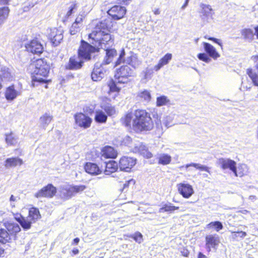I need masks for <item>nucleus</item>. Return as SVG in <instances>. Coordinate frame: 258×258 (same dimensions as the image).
<instances>
[{
	"label": "nucleus",
	"instance_id": "nucleus-60",
	"mask_svg": "<svg viewBox=\"0 0 258 258\" xmlns=\"http://www.w3.org/2000/svg\"><path fill=\"white\" fill-rule=\"evenodd\" d=\"M75 6L72 5L70 8V10L68 11L66 16L69 17H70L72 14L73 13V9L74 8Z\"/></svg>",
	"mask_w": 258,
	"mask_h": 258
},
{
	"label": "nucleus",
	"instance_id": "nucleus-25",
	"mask_svg": "<svg viewBox=\"0 0 258 258\" xmlns=\"http://www.w3.org/2000/svg\"><path fill=\"white\" fill-rule=\"evenodd\" d=\"M23 160L18 157L9 158L5 161V166L7 168L16 167L18 165H21L23 164Z\"/></svg>",
	"mask_w": 258,
	"mask_h": 258
},
{
	"label": "nucleus",
	"instance_id": "nucleus-38",
	"mask_svg": "<svg viewBox=\"0 0 258 258\" xmlns=\"http://www.w3.org/2000/svg\"><path fill=\"white\" fill-rule=\"evenodd\" d=\"M101 107L103 109L107 114L111 116L116 113V110L114 106L108 103L102 104Z\"/></svg>",
	"mask_w": 258,
	"mask_h": 258
},
{
	"label": "nucleus",
	"instance_id": "nucleus-33",
	"mask_svg": "<svg viewBox=\"0 0 258 258\" xmlns=\"http://www.w3.org/2000/svg\"><path fill=\"white\" fill-rule=\"evenodd\" d=\"M12 240V236L7 230L4 229H0V242L3 243L10 242Z\"/></svg>",
	"mask_w": 258,
	"mask_h": 258
},
{
	"label": "nucleus",
	"instance_id": "nucleus-46",
	"mask_svg": "<svg viewBox=\"0 0 258 258\" xmlns=\"http://www.w3.org/2000/svg\"><path fill=\"white\" fill-rule=\"evenodd\" d=\"M33 223L28 217H24L19 223L24 230H28L31 228V224Z\"/></svg>",
	"mask_w": 258,
	"mask_h": 258
},
{
	"label": "nucleus",
	"instance_id": "nucleus-9",
	"mask_svg": "<svg viewBox=\"0 0 258 258\" xmlns=\"http://www.w3.org/2000/svg\"><path fill=\"white\" fill-rule=\"evenodd\" d=\"M136 164V159L127 156H123L119 160V167L121 170L130 172Z\"/></svg>",
	"mask_w": 258,
	"mask_h": 258
},
{
	"label": "nucleus",
	"instance_id": "nucleus-39",
	"mask_svg": "<svg viewBox=\"0 0 258 258\" xmlns=\"http://www.w3.org/2000/svg\"><path fill=\"white\" fill-rule=\"evenodd\" d=\"M179 209L178 207H175L173 206L171 203L166 204L164 205L162 207L160 208L159 210V212L160 213H164V212H169L172 213L174 211L176 210H178Z\"/></svg>",
	"mask_w": 258,
	"mask_h": 258
},
{
	"label": "nucleus",
	"instance_id": "nucleus-29",
	"mask_svg": "<svg viewBox=\"0 0 258 258\" xmlns=\"http://www.w3.org/2000/svg\"><path fill=\"white\" fill-rule=\"evenodd\" d=\"M172 56V55L171 53L166 54L159 60L158 63L154 66V70L156 71H158L164 66L168 64L169 61L171 59Z\"/></svg>",
	"mask_w": 258,
	"mask_h": 258
},
{
	"label": "nucleus",
	"instance_id": "nucleus-26",
	"mask_svg": "<svg viewBox=\"0 0 258 258\" xmlns=\"http://www.w3.org/2000/svg\"><path fill=\"white\" fill-rule=\"evenodd\" d=\"M118 168V164L113 160L109 161L105 163V169L104 173L106 175H109L112 173L115 172Z\"/></svg>",
	"mask_w": 258,
	"mask_h": 258
},
{
	"label": "nucleus",
	"instance_id": "nucleus-24",
	"mask_svg": "<svg viewBox=\"0 0 258 258\" xmlns=\"http://www.w3.org/2000/svg\"><path fill=\"white\" fill-rule=\"evenodd\" d=\"M75 195L72 186H64L61 188L60 196L63 199H69Z\"/></svg>",
	"mask_w": 258,
	"mask_h": 258
},
{
	"label": "nucleus",
	"instance_id": "nucleus-14",
	"mask_svg": "<svg viewBox=\"0 0 258 258\" xmlns=\"http://www.w3.org/2000/svg\"><path fill=\"white\" fill-rule=\"evenodd\" d=\"M179 193L184 198L188 199L194 193L192 186L187 183H180L177 185Z\"/></svg>",
	"mask_w": 258,
	"mask_h": 258
},
{
	"label": "nucleus",
	"instance_id": "nucleus-35",
	"mask_svg": "<svg viewBox=\"0 0 258 258\" xmlns=\"http://www.w3.org/2000/svg\"><path fill=\"white\" fill-rule=\"evenodd\" d=\"M28 217L34 223L37 220L40 218L41 216L38 209L32 208L29 210V215Z\"/></svg>",
	"mask_w": 258,
	"mask_h": 258
},
{
	"label": "nucleus",
	"instance_id": "nucleus-48",
	"mask_svg": "<svg viewBox=\"0 0 258 258\" xmlns=\"http://www.w3.org/2000/svg\"><path fill=\"white\" fill-rule=\"evenodd\" d=\"M207 228H214L217 231L223 229V226L221 222L219 221L212 222L207 225Z\"/></svg>",
	"mask_w": 258,
	"mask_h": 258
},
{
	"label": "nucleus",
	"instance_id": "nucleus-7",
	"mask_svg": "<svg viewBox=\"0 0 258 258\" xmlns=\"http://www.w3.org/2000/svg\"><path fill=\"white\" fill-rule=\"evenodd\" d=\"M56 193V188L52 184H48L34 194L36 198H52Z\"/></svg>",
	"mask_w": 258,
	"mask_h": 258
},
{
	"label": "nucleus",
	"instance_id": "nucleus-47",
	"mask_svg": "<svg viewBox=\"0 0 258 258\" xmlns=\"http://www.w3.org/2000/svg\"><path fill=\"white\" fill-rule=\"evenodd\" d=\"M252 87V83L247 78L246 79H242L241 85L240 89L242 91L249 90Z\"/></svg>",
	"mask_w": 258,
	"mask_h": 258
},
{
	"label": "nucleus",
	"instance_id": "nucleus-56",
	"mask_svg": "<svg viewBox=\"0 0 258 258\" xmlns=\"http://www.w3.org/2000/svg\"><path fill=\"white\" fill-rule=\"evenodd\" d=\"M205 38L209 40H212V41H214V42H215V43H217L218 45H219L221 47H222V43L220 42V40L215 38H214V37H209L207 35L205 36Z\"/></svg>",
	"mask_w": 258,
	"mask_h": 258
},
{
	"label": "nucleus",
	"instance_id": "nucleus-8",
	"mask_svg": "<svg viewBox=\"0 0 258 258\" xmlns=\"http://www.w3.org/2000/svg\"><path fill=\"white\" fill-rule=\"evenodd\" d=\"M26 50L34 54L39 55L43 51V47L41 42L37 39H33L25 44Z\"/></svg>",
	"mask_w": 258,
	"mask_h": 258
},
{
	"label": "nucleus",
	"instance_id": "nucleus-28",
	"mask_svg": "<svg viewBox=\"0 0 258 258\" xmlns=\"http://www.w3.org/2000/svg\"><path fill=\"white\" fill-rule=\"evenodd\" d=\"M20 93L17 91L15 89L14 86L9 87L5 92V96L7 100L11 101L15 99L19 95Z\"/></svg>",
	"mask_w": 258,
	"mask_h": 258
},
{
	"label": "nucleus",
	"instance_id": "nucleus-30",
	"mask_svg": "<svg viewBox=\"0 0 258 258\" xmlns=\"http://www.w3.org/2000/svg\"><path fill=\"white\" fill-rule=\"evenodd\" d=\"M190 167H194L196 169L200 170L201 171H204L210 173V171L209 170L210 168L209 167L204 165H202L201 164L196 163H191L189 164H186L185 166H181L179 167V168L180 170H181L182 169L185 168L187 170L188 168Z\"/></svg>",
	"mask_w": 258,
	"mask_h": 258
},
{
	"label": "nucleus",
	"instance_id": "nucleus-5",
	"mask_svg": "<svg viewBox=\"0 0 258 258\" xmlns=\"http://www.w3.org/2000/svg\"><path fill=\"white\" fill-rule=\"evenodd\" d=\"M125 51L122 49L119 54V56L115 62V66L119 64L121 62L127 63L134 68H138L141 64L136 54L130 51L127 56L125 58Z\"/></svg>",
	"mask_w": 258,
	"mask_h": 258
},
{
	"label": "nucleus",
	"instance_id": "nucleus-18",
	"mask_svg": "<svg viewBox=\"0 0 258 258\" xmlns=\"http://www.w3.org/2000/svg\"><path fill=\"white\" fill-rule=\"evenodd\" d=\"M202 10L201 17L204 22H209V20L212 19L214 13L211 7L208 5L201 4Z\"/></svg>",
	"mask_w": 258,
	"mask_h": 258
},
{
	"label": "nucleus",
	"instance_id": "nucleus-11",
	"mask_svg": "<svg viewBox=\"0 0 258 258\" xmlns=\"http://www.w3.org/2000/svg\"><path fill=\"white\" fill-rule=\"evenodd\" d=\"M103 63L97 62L94 65L91 77L94 81L101 80L104 76L106 70L104 68Z\"/></svg>",
	"mask_w": 258,
	"mask_h": 258
},
{
	"label": "nucleus",
	"instance_id": "nucleus-57",
	"mask_svg": "<svg viewBox=\"0 0 258 258\" xmlns=\"http://www.w3.org/2000/svg\"><path fill=\"white\" fill-rule=\"evenodd\" d=\"M135 183V181L133 179H131L128 181H126L125 183L123 184V188H125L128 187L129 185H134Z\"/></svg>",
	"mask_w": 258,
	"mask_h": 258
},
{
	"label": "nucleus",
	"instance_id": "nucleus-21",
	"mask_svg": "<svg viewBox=\"0 0 258 258\" xmlns=\"http://www.w3.org/2000/svg\"><path fill=\"white\" fill-rule=\"evenodd\" d=\"M117 152L110 146H106L102 150V157L104 158H115Z\"/></svg>",
	"mask_w": 258,
	"mask_h": 258
},
{
	"label": "nucleus",
	"instance_id": "nucleus-19",
	"mask_svg": "<svg viewBox=\"0 0 258 258\" xmlns=\"http://www.w3.org/2000/svg\"><path fill=\"white\" fill-rule=\"evenodd\" d=\"M134 151L140 153L147 158L152 157V154L148 151V148L141 143H138L135 145Z\"/></svg>",
	"mask_w": 258,
	"mask_h": 258
},
{
	"label": "nucleus",
	"instance_id": "nucleus-49",
	"mask_svg": "<svg viewBox=\"0 0 258 258\" xmlns=\"http://www.w3.org/2000/svg\"><path fill=\"white\" fill-rule=\"evenodd\" d=\"M169 101L167 97L165 96H162L158 97L157 98L156 104L157 106H161L165 105Z\"/></svg>",
	"mask_w": 258,
	"mask_h": 258
},
{
	"label": "nucleus",
	"instance_id": "nucleus-58",
	"mask_svg": "<svg viewBox=\"0 0 258 258\" xmlns=\"http://www.w3.org/2000/svg\"><path fill=\"white\" fill-rule=\"evenodd\" d=\"M83 20V17L82 16H78L77 18L76 19L75 22L74 23H77L79 26L82 25V22Z\"/></svg>",
	"mask_w": 258,
	"mask_h": 258
},
{
	"label": "nucleus",
	"instance_id": "nucleus-63",
	"mask_svg": "<svg viewBox=\"0 0 258 258\" xmlns=\"http://www.w3.org/2000/svg\"><path fill=\"white\" fill-rule=\"evenodd\" d=\"M198 258H207V257L205 255L203 254L202 253L199 252L198 255Z\"/></svg>",
	"mask_w": 258,
	"mask_h": 258
},
{
	"label": "nucleus",
	"instance_id": "nucleus-1",
	"mask_svg": "<svg viewBox=\"0 0 258 258\" xmlns=\"http://www.w3.org/2000/svg\"><path fill=\"white\" fill-rule=\"evenodd\" d=\"M122 123L126 126H132L137 132L150 131L153 127L150 115L145 110H136L134 113H128L121 118Z\"/></svg>",
	"mask_w": 258,
	"mask_h": 258
},
{
	"label": "nucleus",
	"instance_id": "nucleus-52",
	"mask_svg": "<svg viewBox=\"0 0 258 258\" xmlns=\"http://www.w3.org/2000/svg\"><path fill=\"white\" fill-rule=\"evenodd\" d=\"M72 186L73 187L75 195L77 194H80L86 188V186L84 185H74Z\"/></svg>",
	"mask_w": 258,
	"mask_h": 258
},
{
	"label": "nucleus",
	"instance_id": "nucleus-36",
	"mask_svg": "<svg viewBox=\"0 0 258 258\" xmlns=\"http://www.w3.org/2000/svg\"><path fill=\"white\" fill-rule=\"evenodd\" d=\"M123 83H117L116 79L114 78V80H111L108 84L110 91L111 92H119L121 85H123Z\"/></svg>",
	"mask_w": 258,
	"mask_h": 258
},
{
	"label": "nucleus",
	"instance_id": "nucleus-6",
	"mask_svg": "<svg viewBox=\"0 0 258 258\" xmlns=\"http://www.w3.org/2000/svg\"><path fill=\"white\" fill-rule=\"evenodd\" d=\"M132 70L129 66L125 65L121 66L116 71L114 78H116L117 83L125 84L129 82L128 78L132 76Z\"/></svg>",
	"mask_w": 258,
	"mask_h": 258
},
{
	"label": "nucleus",
	"instance_id": "nucleus-10",
	"mask_svg": "<svg viewBox=\"0 0 258 258\" xmlns=\"http://www.w3.org/2000/svg\"><path fill=\"white\" fill-rule=\"evenodd\" d=\"M217 164L224 170L229 169L235 175L238 176L236 171V162L228 158H220L217 161Z\"/></svg>",
	"mask_w": 258,
	"mask_h": 258
},
{
	"label": "nucleus",
	"instance_id": "nucleus-61",
	"mask_svg": "<svg viewBox=\"0 0 258 258\" xmlns=\"http://www.w3.org/2000/svg\"><path fill=\"white\" fill-rule=\"evenodd\" d=\"M17 200V198L15 197L13 195H12L10 197V201L11 202V205L12 207H14L15 205L13 203V202H15Z\"/></svg>",
	"mask_w": 258,
	"mask_h": 258
},
{
	"label": "nucleus",
	"instance_id": "nucleus-22",
	"mask_svg": "<svg viewBox=\"0 0 258 258\" xmlns=\"http://www.w3.org/2000/svg\"><path fill=\"white\" fill-rule=\"evenodd\" d=\"M84 168L87 173L91 175H98L101 172L97 165L93 163H87Z\"/></svg>",
	"mask_w": 258,
	"mask_h": 258
},
{
	"label": "nucleus",
	"instance_id": "nucleus-34",
	"mask_svg": "<svg viewBox=\"0 0 258 258\" xmlns=\"http://www.w3.org/2000/svg\"><path fill=\"white\" fill-rule=\"evenodd\" d=\"M10 10L7 7L0 8V26L3 24L7 19Z\"/></svg>",
	"mask_w": 258,
	"mask_h": 258
},
{
	"label": "nucleus",
	"instance_id": "nucleus-40",
	"mask_svg": "<svg viewBox=\"0 0 258 258\" xmlns=\"http://www.w3.org/2000/svg\"><path fill=\"white\" fill-rule=\"evenodd\" d=\"M246 74L251 80L253 84L258 86V75L251 69H247Z\"/></svg>",
	"mask_w": 258,
	"mask_h": 258
},
{
	"label": "nucleus",
	"instance_id": "nucleus-32",
	"mask_svg": "<svg viewBox=\"0 0 258 258\" xmlns=\"http://www.w3.org/2000/svg\"><path fill=\"white\" fill-rule=\"evenodd\" d=\"M6 227L8 232L12 237L21 230L19 225L17 223H9L6 224Z\"/></svg>",
	"mask_w": 258,
	"mask_h": 258
},
{
	"label": "nucleus",
	"instance_id": "nucleus-15",
	"mask_svg": "<svg viewBox=\"0 0 258 258\" xmlns=\"http://www.w3.org/2000/svg\"><path fill=\"white\" fill-rule=\"evenodd\" d=\"M63 30L61 29L53 28L51 30L49 38L53 45L57 46L63 39Z\"/></svg>",
	"mask_w": 258,
	"mask_h": 258
},
{
	"label": "nucleus",
	"instance_id": "nucleus-55",
	"mask_svg": "<svg viewBox=\"0 0 258 258\" xmlns=\"http://www.w3.org/2000/svg\"><path fill=\"white\" fill-rule=\"evenodd\" d=\"M232 233L233 234L232 238L234 239H236L238 236H239L241 238H244L246 236V233L242 231L232 232Z\"/></svg>",
	"mask_w": 258,
	"mask_h": 258
},
{
	"label": "nucleus",
	"instance_id": "nucleus-31",
	"mask_svg": "<svg viewBox=\"0 0 258 258\" xmlns=\"http://www.w3.org/2000/svg\"><path fill=\"white\" fill-rule=\"evenodd\" d=\"M53 116L49 113H45L39 119V122L41 126L45 129L52 119Z\"/></svg>",
	"mask_w": 258,
	"mask_h": 258
},
{
	"label": "nucleus",
	"instance_id": "nucleus-62",
	"mask_svg": "<svg viewBox=\"0 0 258 258\" xmlns=\"http://www.w3.org/2000/svg\"><path fill=\"white\" fill-rule=\"evenodd\" d=\"M80 241V239L78 237L75 238L72 243V245H77Z\"/></svg>",
	"mask_w": 258,
	"mask_h": 258
},
{
	"label": "nucleus",
	"instance_id": "nucleus-12",
	"mask_svg": "<svg viewBox=\"0 0 258 258\" xmlns=\"http://www.w3.org/2000/svg\"><path fill=\"white\" fill-rule=\"evenodd\" d=\"M75 122L79 126L87 128L90 126L92 119L82 113H78L74 116Z\"/></svg>",
	"mask_w": 258,
	"mask_h": 258
},
{
	"label": "nucleus",
	"instance_id": "nucleus-27",
	"mask_svg": "<svg viewBox=\"0 0 258 258\" xmlns=\"http://www.w3.org/2000/svg\"><path fill=\"white\" fill-rule=\"evenodd\" d=\"M154 69L147 68L141 73V82L142 83L146 84L150 80L153 76Z\"/></svg>",
	"mask_w": 258,
	"mask_h": 258
},
{
	"label": "nucleus",
	"instance_id": "nucleus-42",
	"mask_svg": "<svg viewBox=\"0 0 258 258\" xmlns=\"http://www.w3.org/2000/svg\"><path fill=\"white\" fill-rule=\"evenodd\" d=\"M241 34L244 39L251 41L253 39L255 32L250 29H244L241 31Z\"/></svg>",
	"mask_w": 258,
	"mask_h": 258
},
{
	"label": "nucleus",
	"instance_id": "nucleus-45",
	"mask_svg": "<svg viewBox=\"0 0 258 258\" xmlns=\"http://www.w3.org/2000/svg\"><path fill=\"white\" fill-rule=\"evenodd\" d=\"M171 160V157L166 154H161L159 157V163L163 165L169 164Z\"/></svg>",
	"mask_w": 258,
	"mask_h": 258
},
{
	"label": "nucleus",
	"instance_id": "nucleus-37",
	"mask_svg": "<svg viewBox=\"0 0 258 258\" xmlns=\"http://www.w3.org/2000/svg\"><path fill=\"white\" fill-rule=\"evenodd\" d=\"M107 115L105 113L100 110H96L95 112V120L99 123H104L106 121Z\"/></svg>",
	"mask_w": 258,
	"mask_h": 258
},
{
	"label": "nucleus",
	"instance_id": "nucleus-13",
	"mask_svg": "<svg viewBox=\"0 0 258 258\" xmlns=\"http://www.w3.org/2000/svg\"><path fill=\"white\" fill-rule=\"evenodd\" d=\"M108 15L114 20H119L122 18L126 13L124 7L120 6H114L107 12Z\"/></svg>",
	"mask_w": 258,
	"mask_h": 258
},
{
	"label": "nucleus",
	"instance_id": "nucleus-3",
	"mask_svg": "<svg viewBox=\"0 0 258 258\" xmlns=\"http://www.w3.org/2000/svg\"><path fill=\"white\" fill-rule=\"evenodd\" d=\"M34 67V71L32 73V83L33 85H35V82L41 83H46L47 81L45 78L47 77L50 70V64L48 63L46 59H37L34 64L32 65Z\"/></svg>",
	"mask_w": 258,
	"mask_h": 258
},
{
	"label": "nucleus",
	"instance_id": "nucleus-4",
	"mask_svg": "<svg viewBox=\"0 0 258 258\" xmlns=\"http://www.w3.org/2000/svg\"><path fill=\"white\" fill-rule=\"evenodd\" d=\"M89 43L82 40L78 50V55L81 58L89 60L92 59L93 54L98 52L100 48H103V45L98 41H95L89 37Z\"/></svg>",
	"mask_w": 258,
	"mask_h": 258
},
{
	"label": "nucleus",
	"instance_id": "nucleus-43",
	"mask_svg": "<svg viewBox=\"0 0 258 258\" xmlns=\"http://www.w3.org/2000/svg\"><path fill=\"white\" fill-rule=\"evenodd\" d=\"M11 74L6 68H1L0 71V80L1 82H5L10 80Z\"/></svg>",
	"mask_w": 258,
	"mask_h": 258
},
{
	"label": "nucleus",
	"instance_id": "nucleus-44",
	"mask_svg": "<svg viewBox=\"0 0 258 258\" xmlns=\"http://www.w3.org/2000/svg\"><path fill=\"white\" fill-rule=\"evenodd\" d=\"M18 139L16 136L13 133L6 135V141L9 145H15L18 143Z\"/></svg>",
	"mask_w": 258,
	"mask_h": 258
},
{
	"label": "nucleus",
	"instance_id": "nucleus-59",
	"mask_svg": "<svg viewBox=\"0 0 258 258\" xmlns=\"http://www.w3.org/2000/svg\"><path fill=\"white\" fill-rule=\"evenodd\" d=\"M24 217H23L21 214H16L15 215V219L16 220L20 223L22 220H23Z\"/></svg>",
	"mask_w": 258,
	"mask_h": 258
},
{
	"label": "nucleus",
	"instance_id": "nucleus-20",
	"mask_svg": "<svg viewBox=\"0 0 258 258\" xmlns=\"http://www.w3.org/2000/svg\"><path fill=\"white\" fill-rule=\"evenodd\" d=\"M203 44L205 51L210 58L212 57L214 59L216 60L220 57V54L213 45L207 42H203Z\"/></svg>",
	"mask_w": 258,
	"mask_h": 258
},
{
	"label": "nucleus",
	"instance_id": "nucleus-51",
	"mask_svg": "<svg viewBox=\"0 0 258 258\" xmlns=\"http://www.w3.org/2000/svg\"><path fill=\"white\" fill-rule=\"evenodd\" d=\"M121 145L133 148L132 140L129 136L124 137L121 141Z\"/></svg>",
	"mask_w": 258,
	"mask_h": 258
},
{
	"label": "nucleus",
	"instance_id": "nucleus-64",
	"mask_svg": "<svg viewBox=\"0 0 258 258\" xmlns=\"http://www.w3.org/2000/svg\"><path fill=\"white\" fill-rule=\"evenodd\" d=\"M255 35L258 39V25L254 27Z\"/></svg>",
	"mask_w": 258,
	"mask_h": 258
},
{
	"label": "nucleus",
	"instance_id": "nucleus-23",
	"mask_svg": "<svg viewBox=\"0 0 258 258\" xmlns=\"http://www.w3.org/2000/svg\"><path fill=\"white\" fill-rule=\"evenodd\" d=\"M82 59L79 55L77 57H71L68 64V68L71 70H77L81 68L83 63Z\"/></svg>",
	"mask_w": 258,
	"mask_h": 258
},
{
	"label": "nucleus",
	"instance_id": "nucleus-54",
	"mask_svg": "<svg viewBox=\"0 0 258 258\" xmlns=\"http://www.w3.org/2000/svg\"><path fill=\"white\" fill-rule=\"evenodd\" d=\"M132 237H133L134 240L139 243H141L143 241V235L140 232L135 233Z\"/></svg>",
	"mask_w": 258,
	"mask_h": 258
},
{
	"label": "nucleus",
	"instance_id": "nucleus-50",
	"mask_svg": "<svg viewBox=\"0 0 258 258\" xmlns=\"http://www.w3.org/2000/svg\"><path fill=\"white\" fill-rule=\"evenodd\" d=\"M197 56L200 60L206 63H210L212 60L210 57L205 53H200L198 54Z\"/></svg>",
	"mask_w": 258,
	"mask_h": 258
},
{
	"label": "nucleus",
	"instance_id": "nucleus-2",
	"mask_svg": "<svg viewBox=\"0 0 258 258\" xmlns=\"http://www.w3.org/2000/svg\"><path fill=\"white\" fill-rule=\"evenodd\" d=\"M112 27V22L109 19L101 21L96 26L95 30L89 35V38L98 41L102 44H113V39L109 33Z\"/></svg>",
	"mask_w": 258,
	"mask_h": 258
},
{
	"label": "nucleus",
	"instance_id": "nucleus-16",
	"mask_svg": "<svg viewBox=\"0 0 258 258\" xmlns=\"http://www.w3.org/2000/svg\"><path fill=\"white\" fill-rule=\"evenodd\" d=\"M220 243L219 237L217 234H209L206 237V245L209 251L211 248H216Z\"/></svg>",
	"mask_w": 258,
	"mask_h": 258
},
{
	"label": "nucleus",
	"instance_id": "nucleus-53",
	"mask_svg": "<svg viewBox=\"0 0 258 258\" xmlns=\"http://www.w3.org/2000/svg\"><path fill=\"white\" fill-rule=\"evenodd\" d=\"M80 26L77 23H73L70 28V32L71 35H75L80 31Z\"/></svg>",
	"mask_w": 258,
	"mask_h": 258
},
{
	"label": "nucleus",
	"instance_id": "nucleus-17",
	"mask_svg": "<svg viewBox=\"0 0 258 258\" xmlns=\"http://www.w3.org/2000/svg\"><path fill=\"white\" fill-rule=\"evenodd\" d=\"M112 45V44L109 45L105 42V44L103 45V48H101L106 51V56L102 62L104 64L110 63L112 61L113 57L117 55L116 50L109 48V46Z\"/></svg>",
	"mask_w": 258,
	"mask_h": 258
},
{
	"label": "nucleus",
	"instance_id": "nucleus-41",
	"mask_svg": "<svg viewBox=\"0 0 258 258\" xmlns=\"http://www.w3.org/2000/svg\"><path fill=\"white\" fill-rule=\"evenodd\" d=\"M138 97H139L141 101H145L146 102H149L151 99L150 92L146 90L139 92L138 95Z\"/></svg>",
	"mask_w": 258,
	"mask_h": 258
}]
</instances>
